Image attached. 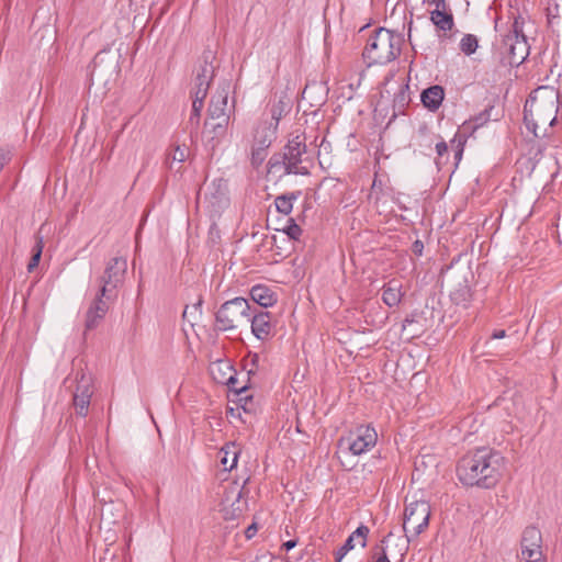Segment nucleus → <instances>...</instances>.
<instances>
[{
	"instance_id": "f257e3e1",
	"label": "nucleus",
	"mask_w": 562,
	"mask_h": 562,
	"mask_svg": "<svg viewBox=\"0 0 562 562\" xmlns=\"http://www.w3.org/2000/svg\"><path fill=\"white\" fill-rule=\"evenodd\" d=\"M505 458L493 448L480 447L467 452L457 463V477L467 487L490 490L497 485Z\"/></svg>"
},
{
	"instance_id": "f03ea898",
	"label": "nucleus",
	"mask_w": 562,
	"mask_h": 562,
	"mask_svg": "<svg viewBox=\"0 0 562 562\" xmlns=\"http://www.w3.org/2000/svg\"><path fill=\"white\" fill-rule=\"evenodd\" d=\"M126 270L127 261L122 257L112 258L108 262L103 274L98 279L99 290L86 313V330L94 329L104 318L110 305L117 299Z\"/></svg>"
},
{
	"instance_id": "7ed1b4c3",
	"label": "nucleus",
	"mask_w": 562,
	"mask_h": 562,
	"mask_svg": "<svg viewBox=\"0 0 562 562\" xmlns=\"http://www.w3.org/2000/svg\"><path fill=\"white\" fill-rule=\"evenodd\" d=\"M403 43L401 33L379 27L369 37L362 56L369 66L386 65L400 56Z\"/></svg>"
},
{
	"instance_id": "20e7f679",
	"label": "nucleus",
	"mask_w": 562,
	"mask_h": 562,
	"mask_svg": "<svg viewBox=\"0 0 562 562\" xmlns=\"http://www.w3.org/2000/svg\"><path fill=\"white\" fill-rule=\"evenodd\" d=\"M252 305L245 297L237 296L224 302L215 313L216 328L221 331L235 329L239 324L248 323Z\"/></svg>"
},
{
	"instance_id": "39448f33",
	"label": "nucleus",
	"mask_w": 562,
	"mask_h": 562,
	"mask_svg": "<svg viewBox=\"0 0 562 562\" xmlns=\"http://www.w3.org/2000/svg\"><path fill=\"white\" fill-rule=\"evenodd\" d=\"M558 108L554 102H537L536 99L527 100L524 108V122L529 132L538 137L539 125L553 126L557 122Z\"/></svg>"
},
{
	"instance_id": "423d86ee",
	"label": "nucleus",
	"mask_w": 562,
	"mask_h": 562,
	"mask_svg": "<svg viewBox=\"0 0 562 562\" xmlns=\"http://www.w3.org/2000/svg\"><path fill=\"white\" fill-rule=\"evenodd\" d=\"M429 518L430 505L427 501H414L406 505L403 529L407 543L412 541L413 537H418L428 527Z\"/></svg>"
},
{
	"instance_id": "0eeeda50",
	"label": "nucleus",
	"mask_w": 562,
	"mask_h": 562,
	"mask_svg": "<svg viewBox=\"0 0 562 562\" xmlns=\"http://www.w3.org/2000/svg\"><path fill=\"white\" fill-rule=\"evenodd\" d=\"M502 49L504 60L509 66H519L528 57L529 46L518 21L514 22L512 32L504 36Z\"/></svg>"
},
{
	"instance_id": "6e6552de",
	"label": "nucleus",
	"mask_w": 562,
	"mask_h": 562,
	"mask_svg": "<svg viewBox=\"0 0 562 562\" xmlns=\"http://www.w3.org/2000/svg\"><path fill=\"white\" fill-rule=\"evenodd\" d=\"M248 502L244 495V486L234 481L225 486L221 501V512L225 520H235L247 510Z\"/></svg>"
},
{
	"instance_id": "1a4fd4ad",
	"label": "nucleus",
	"mask_w": 562,
	"mask_h": 562,
	"mask_svg": "<svg viewBox=\"0 0 562 562\" xmlns=\"http://www.w3.org/2000/svg\"><path fill=\"white\" fill-rule=\"evenodd\" d=\"M378 440L376 431L373 427L361 425L349 434L347 438H341L339 443L347 445V449L353 456H360L375 446Z\"/></svg>"
},
{
	"instance_id": "9d476101",
	"label": "nucleus",
	"mask_w": 562,
	"mask_h": 562,
	"mask_svg": "<svg viewBox=\"0 0 562 562\" xmlns=\"http://www.w3.org/2000/svg\"><path fill=\"white\" fill-rule=\"evenodd\" d=\"M204 201L213 214H220L226 209L229 205L227 180L215 178L210 183H205Z\"/></svg>"
},
{
	"instance_id": "9b49d317",
	"label": "nucleus",
	"mask_w": 562,
	"mask_h": 562,
	"mask_svg": "<svg viewBox=\"0 0 562 562\" xmlns=\"http://www.w3.org/2000/svg\"><path fill=\"white\" fill-rule=\"evenodd\" d=\"M306 153L305 139L295 136L283 147L282 154L288 161L286 175H308L306 167H300L302 155Z\"/></svg>"
},
{
	"instance_id": "f8f14e48",
	"label": "nucleus",
	"mask_w": 562,
	"mask_h": 562,
	"mask_svg": "<svg viewBox=\"0 0 562 562\" xmlns=\"http://www.w3.org/2000/svg\"><path fill=\"white\" fill-rule=\"evenodd\" d=\"M542 536L541 531L535 526H528L521 537V560L529 562H539L542 558L541 551Z\"/></svg>"
},
{
	"instance_id": "ddd939ff",
	"label": "nucleus",
	"mask_w": 562,
	"mask_h": 562,
	"mask_svg": "<svg viewBox=\"0 0 562 562\" xmlns=\"http://www.w3.org/2000/svg\"><path fill=\"white\" fill-rule=\"evenodd\" d=\"M77 387L74 393L72 402L76 414L86 417L89 412L90 400L92 396L91 378L86 373H81L80 378L76 376Z\"/></svg>"
},
{
	"instance_id": "4468645a",
	"label": "nucleus",
	"mask_w": 562,
	"mask_h": 562,
	"mask_svg": "<svg viewBox=\"0 0 562 562\" xmlns=\"http://www.w3.org/2000/svg\"><path fill=\"white\" fill-rule=\"evenodd\" d=\"M252 312L248 317V323L251 324V333L257 339L263 341L272 335L271 314L257 306L252 307Z\"/></svg>"
},
{
	"instance_id": "2eb2a0df",
	"label": "nucleus",
	"mask_w": 562,
	"mask_h": 562,
	"mask_svg": "<svg viewBox=\"0 0 562 562\" xmlns=\"http://www.w3.org/2000/svg\"><path fill=\"white\" fill-rule=\"evenodd\" d=\"M214 58L215 56L212 50L207 49L203 52L201 64L199 66L195 77L194 91L200 92V90H205V92L207 93L210 85L215 74V67L213 65Z\"/></svg>"
},
{
	"instance_id": "dca6fc26",
	"label": "nucleus",
	"mask_w": 562,
	"mask_h": 562,
	"mask_svg": "<svg viewBox=\"0 0 562 562\" xmlns=\"http://www.w3.org/2000/svg\"><path fill=\"white\" fill-rule=\"evenodd\" d=\"M227 102H228L227 88H222V89L216 90L210 101V105L207 109V119L211 121L222 120V122H224L226 119H229V115L226 112Z\"/></svg>"
},
{
	"instance_id": "f3484780",
	"label": "nucleus",
	"mask_w": 562,
	"mask_h": 562,
	"mask_svg": "<svg viewBox=\"0 0 562 562\" xmlns=\"http://www.w3.org/2000/svg\"><path fill=\"white\" fill-rule=\"evenodd\" d=\"M277 124H273L272 122H260L256 127L252 145L268 149L277 138Z\"/></svg>"
},
{
	"instance_id": "a211bd4d",
	"label": "nucleus",
	"mask_w": 562,
	"mask_h": 562,
	"mask_svg": "<svg viewBox=\"0 0 562 562\" xmlns=\"http://www.w3.org/2000/svg\"><path fill=\"white\" fill-rule=\"evenodd\" d=\"M426 323L423 313L414 311L403 321L402 329L408 338L419 337L426 329Z\"/></svg>"
},
{
	"instance_id": "6ab92c4d",
	"label": "nucleus",
	"mask_w": 562,
	"mask_h": 562,
	"mask_svg": "<svg viewBox=\"0 0 562 562\" xmlns=\"http://www.w3.org/2000/svg\"><path fill=\"white\" fill-rule=\"evenodd\" d=\"M250 299L254 302L252 306H257L260 310L263 307L272 306L277 303L276 293L267 285L257 284L250 289Z\"/></svg>"
},
{
	"instance_id": "aec40b11",
	"label": "nucleus",
	"mask_w": 562,
	"mask_h": 562,
	"mask_svg": "<svg viewBox=\"0 0 562 562\" xmlns=\"http://www.w3.org/2000/svg\"><path fill=\"white\" fill-rule=\"evenodd\" d=\"M445 99V89L439 85H434L425 90L420 94V101L423 105L431 112L439 109Z\"/></svg>"
},
{
	"instance_id": "412c9836",
	"label": "nucleus",
	"mask_w": 562,
	"mask_h": 562,
	"mask_svg": "<svg viewBox=\"0 0 562 562\" xmlns=\"http://www.w3.org/2000/svg\"><path fill=\"white\" fill-rule=\"evenodd\" d=\"M430 21L438 31L448 32L454 26L453 14L450 9L432 10L430 12Z\"/></svg>"
},
{
	"instance_id": "4be33fe9",
	"label": "nucleus",
	"mask_w": 562,
	"mask_h": 562,
	"mask_svg": "<svg viewBox=\"0 0 562 562\" xmlns=\"http://www.w3.org/2000/svg\"><path fill=\"white\" fill-rule=\"evenodd\" d=\"M403 293L401 292V284L396 280H391L382 288V301L390 307L396 306L401 303Z\"/></svg>"
},
{
	"instance_id": "5701e85b",
	"label": "nucleus",
	"mask_w": 562,
	"mask_h": 562,
	"mask_svg": "<svg viewBox=\"0 0 562 562\" xmlns=\"http://www.w3.org/2000/svg\"><path fill=\"white\" fill-rule=\"evenodd\" d=\"M221 453L223 454L221 457V463L224 469L228 471L233 470L237 465L238 457L240 453L237 445L235 442L226 443L221 449Z\"/></svg>"
},
{
	"instance_id": "b1692460",
	"label": "nucleus",
	"mask_w": 562,
	"mask_h": 562,
	"mask_svg": "<svg viewBox=\"0 0 562 562\" xmlns=\"http://www.w3.org/2000/svg\"><path fill=\"white\" fill-rule=\"evenodd\" d=\"M450 297L454 304L462 305L464 307L468 306L471 301L472 293L467 276L463 278V283H459L458 288L450 293Z\"/></svg>"
},
{
	"instance_id": "393cba45",
	"label": "nucleus",
	"mask_w": 562,
	"mask_h": 562,
	"mask_svg": "<svg viewBox=\"0 0 562 562\" xmlns=\"http://www.w3.org/2000/svg\"><path fill=\"white\" fill-rule=\"evenodd\" d=\"M190 149L186 145L173 144L170 146V150L166 155V164L170 169L173 168V164H182L188 159Z\"/></svg>"
},
{
	"instance_id": "a878e982",
	"label": "nucleus",
	"mask_w": 562,
	"mask_h": 562,
	"mask_svg": "<svg viewBox=\"0 0 562 562\" xmlns=\"http://www.w3.org/2000/svg\"><path fill=\"white\" fill-rule=\"evenodd\" d=\"M301 191H293L276 198L274 204L279 213L289 215L293 210V201L301 196Z\"/></svg>"
},
{
	"instance_id": "bb28decb",
	"label": "nucleus",
	"mask_w": 562,
	"mask_h": 562,
	"mask_svg": "<svg viewBox=\"0 0 562 562\" xmlns=\"http://www.w3.org/2000/svg\"><path fill=\"white\" fill-rule=\"evenodd\" d=\"M291 100L286 95L280 97L279 101L271 108V121L279 125L280 120L291 111Z\"/></svg>"
},
{
	"instance_id": "cd10ccee",
	"label": "nucleus",
	"mask_w": 562,
	"mask_h": 562,
	"mask_svg": "<svg viewBox=\"0 0 562 562\" xmlns=\"http://www.w3.org/2000/svg\"><path fill=\"white\" fill-rule=\"evenodd\" d=\"M409 102H411L409 86L402 85L400 87V90L394 95L393 109H394V111H397L400 114H403L406 106L409 104Z\"/></svg>"
},
{
	"instance_id": "c85d7f7f",
	"label": "nucleus",
	"mask_w": 562,
	"mask_h": 562,
	"mask_svg": "<svg viewBox=\"0 0 562 562\" xmlns=\"http://www.w3.org/2000/svg\"><path fill=\"white\" fill-rule=\"evenodd\" d=\"M228 122H229V119H226L224 122H222V120H215V121H211L209 119L206 120L205 126L211 127L210 132L213 134V136L211 137V142H214L216 139V142L213 144V146L218 144L220 139L225 136Z\"/></svg>"
},
{
	"instance_id": "c756f323",
	"label": "nucleus",
	"mask_w": 562,
	"mask_h": 562,
	"mask_svg": "<svg viewBox=\"0 0 562 562\" xmlns=\"http://www.w3.org/2000/svg\"><path fill=\"white\" fill-rule=\"evenodd\" d=\"M288 161L282 151L274 153L268 160V172H283L286 175Z\"/></svg>"
},
{
	"instance_id": "7c9ffc66",
	"label": "nucleus",
	"mask_w": 562,
	"mask_h": 562,
	"mask_svg": "<svg viewBox=\"0 0 562 562\" xmlns=\"http://www.w3.org/2000/svg\"><path fill=\"white\" fill-rule=\"evenodd\" d=\"M476 130V126L470 120L463 122V124L459 127L458 132L456 133V140H459L460 145H465L467 139L473 136Z\"/></svg>"
},
{
	"instance_id": "2f4dec72",
	"label": "nucleus",
	"mask_w": 562,
	"mask_h": 562,
	"mask_svg": "<svg viewBox=\"0 0 562 562\" xmlns=\"http://www.w3.org/2000/svg\"><path fill=\"white\" fill-rule=\"evenodd\" d=\"M479 47L477 37L473 34H465L460 42V49L465 55L470 56L476 52Z\"/></svg>"
},
{
	"instance_id": "473e14b6",
	"label": "nucleus",
	"mask_w": 562,
	"mask_h": 562,
	"mask_svg": "<svg viewBox=\"0 0 562 562\" xmlns=\"http://www.w3.org/2000/svg\"><path fill=\"white\" fill-rule=\"evenodd\" d=\"M220 382L227 384L229 390L237 393L238 395H241L248 391V385L247 384L240 385L235 373L231 374L225 381L221 380Z\"/></svg>"
},
{
	"instance_id": "72a5a7b5",
	"label": "nucleus",
	"mask_w": 562,
	"mask_h": 562,
	"mask_svg": "<svg viewBox=\"0 0 562 562\" xmlns=\"http://www.w3.org/2000/svg\"><path fill=\"white\" fill-rule=\"evenodd\" d=\"M267 157V148L252 145L251 147V165L254 168H259Z\"/></svg>"
},
{
	"instance_id": "f704fd0d",
	"label": "nucleus",
	"mask_w": 562,
	"mask_h": 562,
	"mask_svg": "<svg viewBox=\"0 0 562 562\" xmlns=\"http://www.w3.org/2000/svg\"><path fill=\"white\" fill-rule=\"evenodd\" d=\"M355 548V538L353 536H349L345 543L336 551L335 553V562H341L344 557Z\"/></svg>"
},
{
	"instance_id": "c9c22d12",
	"label": "nucleus",
	"mask_w": 562,
	"mask_h": 562,
	"mask_svg": "<svg viewBox=\"0 0 562 562\" xmlns=\"http://www.w3.org/2000/svg\"><path fill=\"white\" fill-rule=\"evenodd\" d=\"M42 250H43V240L40 237L37 239V241H36L33 255H32V257L30 259V262L27 265V270L29 271H32L35 267L38 266L40 260H41V256H42Z\"/></svg>"
},
{
	"instance_id": "e433bc0d",
	"label": "nucleus",
	"mask_w": 562,
	"mask_h": 562,
	"mask_svg": "<svg viewBox=\"0 0 562 562\" xmlns=\"http://www.w3.org/2000/svg\"><path fill=\"white\" fill-rule=\"evenodd\" d=\"M493 110V106H488L485 110H483L481 113L475 115L474 117L470 119L471 122L476 126V128H480L481 126L485 125L491 117V111Z\"/></svg>"
},
{
	"instance_id": "4c0bfd02",
	"label": "nucleus",
	"mask_w": 562,
	"mask_h": 562,
	"mask_svg": "<svg viewBox=\"0 0 562 562\" xmlns=\"http://www.w3.org/2000/svg\"><path fill=\"white\" fill-rule=\"evenodd\" d=\"M289 225L283 229V232L294 240H297L302 235V228L295 223L293 218H289Z\"/></svg>"
},
{
	"instance_id": "58836bf2",
	"label": "nucleus",
	"mask_w": 562,
	"mask_h": 562,
	"mask_svg": "<svg viewBox=\"0 0 562 562\" xmlns=\"http://www.w3.org/2000/svg\"><path fill=\"white\" fill-rule=\"evenodd\" d=\"M192 94H193L192 110H194V112H201L204 106V99L206 98V92H205V90H203V91L200 90V92L193 91Z\"/></svg>"
},
{
	"instance_id": "ea45409f",
	"label": "nucleus",
	"mask_w": 562,
	"mask_h": 562,
	"mask_svg": "<svg viewBox=\"0 0 562 562\" xmlns=\"http://www.w3.org/2000/svg\"><path fill=\"white\" fill-rule=\"evenodd\" d=\"M369 532L370 530L367 526L360 525L353 532H351V536H353L355 539L361 538L360 546L366 548Z\"/></svg>"
},
{
	"instance_id": "a19ab883",
	"label": "nucleus",
	"mask_w": 562,
	"mask_h": 562,
	"mask_svg": "<svg viewBox=\"0 0 562 562\" xmlns=\"http://www.w3.org/2000/svg\"><path fill=\"white\" fill-rule=\"evenodd\" d=\"M436 151L438 155V158L436 159V165L440 168L442 158L448 153V145L442 138L440 139V142L436 144Z\"/></svg>"
},
{
	"instance_id": "79ce46f5",
	"label": "nucleus",
	"mask_w": 562,
	"mask_h": 562,
	"mask_svg": "<svg viewBox=\"0 0 562 562\" xmlns=\"http://www.w3.org/2000/svg\"><path fill=\"white\" fill-rule=\"evenodd\" d=\"M200 117H201V112H194V110H191V114L189 117V124L191 125L192 128L196 130L199 127Z\"/></svg>"
},
{
	"instance_id": "37998d69",
	"label": "nucleus",
	"mask_w": 562,
	"mask_h": 562,
	"mask_svg": "<svg viewBox=\"0 0 562 562\" xmlns=\"http://www.w3.org/2000/svg\"><path fill=\"white\" fill-rule=\"evenodd\" d=\"M423 250H424V244L422 240L417 239L413 243L412 245V252L415 255V256H422L423 255Z\"/></svg>"
},
{
	"instance_id": "c03bdc74",
	"label": "nucleus",
	"mask_w": 562,
	"mask_h": 562,
	"mask_svg": "<svg viewBox=\"0 0 562 562\" xmlns=\"http://www.w3.org/2000/svg\"><path fill=\"white\" fill-rule=\"evenodd\" d=\"M430 4H435V10H447L449 5L446 0H427Z\"/></svg>"
},
{
	"instance_id": "a18cd8bd",
	"label": "nucleus",
	"mask_w": 562,
	"mask_h": 562,
	"mask_svg": "<svg viewBox=\"0 0 562 562\" xmlns=\"http://www.w3.org/2000/svg\"><path fill=\"white\" fill-rule=\"evenodd\" d=\"M10 161V154L4 150H0V171Z\"/></svg>"
},
{
	"instance_id": "49530a36",
	"label": "nucleus",
	"mask_w": 562,
	"mask_h": 562,
	"mask_svg": "<svg viewBox=\"0 0 562 562\" xmlns=\"http://www.w3.org/2000/svg\"><path fill=\"white\" fill-rule=\"evenodd\" d=\"M257 530H258L257 525L256 524H251L245 530V537L247 539H251L256 535Z\"/></svg>"
},
{
	"instance_id": "de8ad7c7",
	"label": "nucleus",
	"mask_w": 562,
	"mask_h": 562,
	"mask_svg": "<svg viewBox=\"0 0 562 562\" xmlns=\"http://www.w3.org/2000/svg\"><path fill=\"white\" fill-rule=\"evenodd\" d=\"M463 150H464V145L459 144V149L454 150L456 166H458L459 161L461 160Z\"/></svg>"
},
{
	"instance_id": "09e8293b",
	"label": "nucleus",
	"mask_w": 562,
	"mask_h": 562,
	"mask_svg": "<svg viewBox=\"0 0 562 562\" xmlns=\"http://www.w3.org/2000/svg\"><path fill=\"white\" fill-rule=\"evenodd\" d=\"M378 549L381 550V553L378 557V559L375 560V562H390V560L386 555L385 549L383 547H378Z\"/></svg>"
},
{
	"instance_id": "8fccbe9b",
	"label": "nucleus",
	"mask_w": 562,
	"mask_h": 562,
	"mask_svg": "<svg viewBox=\"0 0 562 562\" xmlns=\"http://www.w3.org/2000/svg\"><path fill=\"white\" fill-rule=\"evenodd\" d=\"M504 337H506V330L504 329L494 330L491 335V339H502Z\"/></svg>"
},
{
	"instance_id": "3c124183",
	"label": "nucleus",
	"mask_w": 562,
	"mask_h": 562,
	"mask_svg": "<svg viewBox=\"0 0 562 562\" xmlns=\"http://www.w3.org/2000/svg\"><path fill=\"white\" fill-rule=\"evenodd\" d=\"M274 558L270 554L257 557L252 562H273Z\"/></svg>"
},
{
	"instance_id": "603ef678",
	"label": "nucleus",
	"mask_w": 562,
	"mask_h": 562,
	"mask_svg": "<svg viewBox=\"0 0 562 562\" xmlns=\"http://www.w3.org/2000/svg\"><path fill=\"white\" fill-rule=\"evenodd\" d=\"M202 304H203V299H202V296H200L198 302L192 305V310H194L195 312H199V314H201L202 313Z\"/></svg>"
},
{
	"instance_id": "864d4df0",
	"label": "nucleus",
	"mask_w": 562,
	"mask_h": 562,
	"mask_svg": "<svg viewBox=\"0 0 562 562\" xmlns=\"http://www.w3.org/2000/svg\"><path fill=\"white\" fill-rule=\"evenodd\" d=\"M297 544V541L296 540H289L286 542H284L282 544V548H284L286 551H290L291 549H293L295 546Z\"/></svg>"
},
{
	"instance_id": "5fc2aeb1",
	"label": "nucleus",
	"mask_w": 562,
	"mask_h": 562,
	"mask_svg": "<svg viewBox=\"0 0 562 562\" xmlns=\"http://www.w3.org/2000/svg\"><path fill=\"white\" fill-rule=\"evenodd\" d=\"M451 145L456 149H459V140H456V136L451 139Z\"/></svg>"
},
{
	"instance_id": "6e6d98bb",
	"label": "nucleus",
	"mask_w": 562,
	"mask_h": 562,
	"mask_svg": "<svg viewBox=\"0 0 562 562\" xmlns=\"http://www.w3.org/2000/svg\"><path fill=\"white\" fill-rule=\"evenodd\" d=\"M554 18H555V15L552 14V12L549 10V13H548V21H549V23H552V19H554Z\"/></svg>"
},
{
	"instance_id": "4d7b16f0",
	"label": "nucleus",
	"mask_w": 562,
	"mask_h": 562,
	"mask_svg": "<svg viewBox=\"0 0 562 562\" xmlns=\"http://www.w3.org/2000/svg\"><path fill=\"white\" fill-rule=\"evenodd\" d=\"M224 367H225V369H226V370H228L229 372H235V371H234V369H233V367H232V366H229L228 363H224Z\"/></svg>"
},
{
	"instance_id": "13d9d810",
	"label": "nucleus",
	"mask_w": 562,
	"mask_h": 562,
	"mask_svg": "<svg viewBox=\"0 0 562 562\" xmlns=\"http://www.w3.org/2000/svg\"><path fill=\"white\" fill-rule=\"evenodd\" d=\"M188 313H189V306H186V308H184V311H183V315H182V316H183V317H187Z\"/></svg>"
},
{
	"instance_id": "bf43d9fd",
	"label": "nucleus",
	"mask_w": 562,
	"mask_h": 562,
	"mask_svg": "<svg viewBox=\"0 0 562 562\" xmlns=\"http://www.w3.org/2000/svg\"><path fill=\"white\" fill-rule=\"evenodd\" d=\"M249 398H251V396L245 395V397H240L239 401H243V400L247 401Z\"/></svg>"
},
{
	"instance_id": "052dcab7",
	"label": "nucleus",
	"mask_w": 562,
	"mask_h": 562,
	"mask_svg": "<svg viewBox=\"0 0 562 562\" xmlns=\"http://www.w3.org/2000/svg\"><path fill=\"white\" fill-rule=\"evenodd\" d=\"M405 550H407V546L405 547ZM405 552H406V551H404V552L401 554V562H402V561H403V559H404Z\"/></svg>"
},
{
	"instance_id": "680f3d73",
	"label": "nucleus",
	"mask_w": 562,
	"mask_h": 562,
	"mask_svg": "<svg viewBox=\"0 0 562 562\" xmlns=\"http://www.w3.org/2000/svg\"><path fill=\"white\" fill-rule=\"evenodd\" d=\"M127 124H128V122H126V123L123 125V127H122V130L120 131V133H122V132L126 128Z\"/></svg>"
},
{
	"instance_id": "e2e57ef3",
	"label": "nucleus",
	"mask_w": 562,
	"mask_h": 562,
	"mask_svg": "<svg viewBox=\"0 0 562 562\" xmlns=\"http://www.w3.org/2000/svg\"><path fill=\"white\" fill-rule=\"evenodd\" d=\"M138 137H139V133H136V135L134 137V143L137 140Z\"/></svg>"
}]
</instances>
